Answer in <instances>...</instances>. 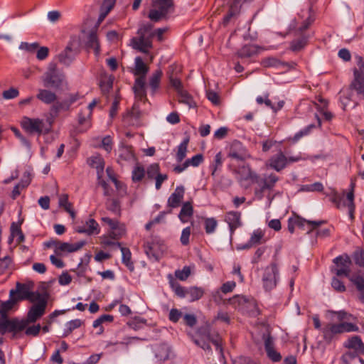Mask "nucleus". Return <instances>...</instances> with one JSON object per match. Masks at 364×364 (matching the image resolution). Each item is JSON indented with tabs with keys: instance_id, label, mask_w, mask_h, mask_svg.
<instances>
[{
	"instance_id": "nucleus-8",
	"label": "nucleus",
	"mask_w": 364,
	"mask_h": 364,
	"mask_svg": "<svg viewBox=\"0 0 364 364\" xmlns=\"http://www.w3.org/2000/svg\"><path fill=\"white\" fill-rule=\"evenodd\" d=\"M279 181V177L274 173H264L262 175H255L253 183H256L259 188L255 189V194L259 198L263 197V193L265 191H272Z\"/></svg>"
},
{
	"instance_id": "nucleus-24",
	"label": "nucleus",
	"mask_w": 364,
	"mask_h": 364,
	"mask_svg": "<svg viewBox=\"0 0 364 364\" xmlns=\"http://www.w3.org/2000/svg\"><path fill=\"white\" fill-rule=\"evenodd\" d=\"M98 26H99L97 24L95 28L90 31L86 42L87 48H92L95 50L96 55H98L100 51V42L97 34Z\"/></svg>"
},
{
	"instance_id": "nucleus-21",
	"label": "nucleus",
	"mask_w": 364,
	"mask_h": 364,
	"mask_svg": "<svg viewBox=\"0 0 364 364\" xmlns=\"http://www.w3.org/2000/svg\"><path fill=\"white\" fill-rule=\"evenodd\" d=\"M264 242L265 239L264 232L260 229H257L253 232L248 242L244 245V248H255L258 245L263 244Z\"/></svg>"
},
{
	"instance_id": "nucleus-26",
	"label": "nucleus",
	"mask_w": 364,
	"mask_h": 364,
	"mask_svg": "<svg viewBox=\"0 0 364 364\" xmlns=\"http://www.w3.org/2000/svg\"><path fill=\"white\" fill-rule=\"evenodd\" d=\"M237 178L239 181L250 180L252 183L254 182L255 175L257 174L255 171H252L249 166H242L240 167L236 171Z\"/></svg>"
},
{
	"instance_id": "nucleus-48",
	"label": "nucleus",
	"mask_w": 364,
	"mask_h": 364,
	"mask_svg": "<svg viewBox=\"0 0 364 364\" xmlns=\"http://www.w3.org/2000/svg\"><path fill=\"white\" fill-rule=\"evenodd\" d=\"M106 208L109 211L120 215L121 208H120V203L117 199L115 198H109L106 201Z\"/></svg>"
},
{
	"instance_id": "nucleus-10",
	"label": "nucleus",
	"mask_w": 364,
	"mask_h": 364,
	"mask_svg": "<svg viewBox=\"0 0 364 364\" xmlns=\"http://www.w3.org/2000/svg\"><path fill=\"white\" fill-rule=\"evenodd\" d=\"M228 156L237 161H245L250 157V155L242 144L239 141L235 140L230 144Z\"/></svg>"
},
{
	"instance_id": "nucleus-23",
	"label": "nucleus",
	"mask_w": 364,
	"mask_h": 364,
	"mask_svg": "<svg viewBox=\"0 0 364 364\" xmlns=\"http://www.w3.org/2000/svg\"><path fill=\"white\" fill-rule=\"evenodd\" d=\"M133 90L135 97L140 101L146 100V92L145 89V81L144 77H138L136 78Z\"/></svg>"
},
{
	"instance_id": "nucleus-33",
	"label": "nucleus",
	"mask_w": 364,
	"mask_h": 364,
	"mask_svg": "<svg viewBox=\"0 0 364 364\" xmlns=\"http://www.w3.org/2000/svg\"><path fill=\"white\" fill-rule=\"evenodd\" d=\"M36 97L45 104H51L57 99V96L54 92L43 89L38 90Z\"/></svg>"
},
{
	"instance_id": "nucleus-5",
	"label": "nucleus",
	"mask_w": 364,
	"mask_h": 364,
	"mask_svg": "<svg viewBox=\"0 0 364 364\" xmlns=\"http://www.w3.org/2000/svg\"><path fill=\"white\" fill-rule=\"evenodd\" d=\"M355 65L353 68V78L350 87L358 95L364 96V57L360 55H354Z\"/></svg>"
},
{
	"instance_id": "nucleus-4",
	"label": "nucleus",
	"mask_w": 364,
	"mask_h": 364,
	"mask_svg": "<svg viewBox=\"0 0 364 364\" xmlns=\"http://www.w3.org/2000/svg\"><path fill=\"white\" fill-rule=\"evenodd\" d=\"M276 256L277 254L274 255L273 261L262 269V284L267 292L274 289L279 281V268Z\"/></svg>"
},
{
	"instance_id": "nucleus-29",
	"label": "nucleus",
	"mask_w": 364,
	"mask_h": 364,
	"mask_svg": "<svg viewBox=\"0 0 364 364\" xmlns=\"http://www.w3.org/2000/svg\"><path fill=\"white\" fill-rule=\"evenodd\" d=\"M163 72L161 69L156 70L151 75L149 80V86L151 90V93L154 95L159 88Z\"/></svg>"
},
{
	"instance_id": "nucleus-40",
	"label": "nucleus",
	"mask_w": 364,
	"mask_h": 364,
	"mask_svg": "<svg viewBox=\"0 0 364 364\" xmlns=\"http://www.w3.org/2000/svg\"><path fill=\"white\" fill-rule=\"evenodd\" d=\"M82 323V321L77 318L67 322L65 324L66 328L61 337L65 338L68 336L75 329L80 328Z\"/></svg>"
},
{
	"instance_id": "nucleus-31",
	"label": "nucleus",
	"mask_w": 364,
	"mask_h": 364,
	"mask_svg": "<svg viewBox=\"0 0 364 364\" xmlns=\"http://www.w3.org/2000/svg\"><path fill=\"white\" fill-rule=\"evenodd\" d=\"M89 164L97 171V178H100V175H103L105 168V161L100 156H93L88 160Z\"/></svg>"
},
{
	"instance_id": "nucleus-64",
	"label": "nucleus",
	"mask_w": 364,
	"mask_h": 364,
	"mask_svg": "<svg viewBox=\"0 0 364 364\" xmlns=\"http://www.w3.org/2000/svg\"><path fill=\"white\" fill-rule=\"evenodd\" d=\"M183 323L192 328L197 323L196 316L193 314H186L183 316Z\"/></svg>"
},
{
	"instance_id": "nucleus-57",
	"label": "nucleus",
	"mask_w": 364,
	"mask_h": 364,
	"mask_svg": "<svg viewBox=\"0 0 364 364\" xmlns=\"http://www.w3.org/2000/svg\"><path fill=\"white\" fill-rule=\"evenodd\" d=\"M63 252H55L56 255H52L50 257V259L51 263L55 266L57 268H63L65 266L64 262L61 259V256H63Z\"/></svg>"
},
{
	"instance_id": "nucleus-13",
	"label": "nucleus",
	"mask_w": 364,
	"mask_h": 364,
	"mask_svg": "<svg viewBox=\"0 0 364 364\" xmlns=\"http://www.w3.org/2000/svg\"><path fill=\"white\" fill-rule=\"evenodd\" d=\"M73 46L74 43L73 41L69 42L65 48L58 55L60 63L68 66L74 60L78 53V50L75 49Z\"/></svg>"
},
{
	"instance_id": "nucleus-25",
	"label": "nucleus",
	"mask_w": 364,
	"mask_h": 364,
	"mask_svg": "<svg viewBox=\"0 0 364 364\" xmlns=\"http://www.w3.org/2000/svg\"><path fill=\"white\" fill-rule=\"evenodd\" d=\"M261 65L264 68H289V64L288 63L282 62L274 57H267L262 59Z\"/></svg>"
},
{
	"instance_id": "nucleus-38",
	"label": "nucleus",
	"mask_w": 364,
	"mask_h": 364,
	"mask_svg": "<svg viewBox=\"0 0 364 364\" xmlns=\"http://www.w3.org/2000/svg\"><path fill=\"white\" fill-rule=\"evenodd\" d=\"M345 346L348 348L354 349L355 350H362L364 349V343L358 336H353L349 338Z\"/></svg>"
},
{
	"instance_id": "nucleus-50",
	"label": "nucleus",
	"mask_w": 364,
	"mask_h": 364,
	"mask_svg": "<svg viewBox=\"0 0 364 364\" xmlns=\"http://www.w3.org/2000/svg\"><path fill=\"white\" fill-rule=\"evenodd\" d=\"M204 220V228L207 234H211L215 232L217 226L218 221L214 218H205Z\"/></svg>"
},
{
	"instance_id": "nucleus-58",
	"label": "nucleus",
	"mask_w": 364,
	"mask_h": 364,
	"mask_svg": "<svg viewBox=\"0 0 364 364\" xmlns=\"http://www.w3.org/2000/svg\"><path fill=\"white\" fill-rule=\"evenodd\" d=\"M191 274V268L188 266L183 267V268L181 269H178L175 272V276L176 278L181 281L186 280Z\"/></svg>"
},
{
	"instance_id": "nucleus-18",
	"label": "nucleus",
	"mask_w": 364,
	"mask_h": 364,
	"mask_svg": "<svg viewBox=\"0 0 364 364\" xmlns=\"http://www.w3.org/2000/svg\"><path fill=\"white\" fill-rule=\"evenodd\" d=\"M77 122L81 131L85 132L92 126V114L89 109H82L77 114Z\"/></svg>"
},
{
	"instance_id": "nucleus-39",
	"label": "nucleus",
	"mask_w": 364,
	"mask_h": 364,
	"mask_svg": "<svg viewBox=\"0 0 364 364\" xmlns=\"http://www.w3.org/2000/svg\"><path fill=\"white\" fill-rule=\"evenodd\" d=\"M178 102L187 105L190 108L196 107V104L193 100L192 96L186 90H183L178 93Z\"/></svg>"
},
{
	"instance_id": "nucleus-2",
	"label": "nucleus",
	"mask_w": 364,
	"mask_h": 364,
	"mask_svg": "<svg viewBox=\"0 0 364 364\" xmlns=\"http://www.w3.org/2000/svg\"><path fill=\"white\" fill-rule=\"evenodd\" d=\"M166 31V28H161L153 31V25L151 23L141 24L137 31L138 36L134 37L131 40L132 46L135 50L144 53H148L153 46V38L156 36L159 41H162L164 40L163 36Z\"/></svg>"
},
{
	"instance_id": "nucleus-59",
	"label": "nucleus",
	"mask_w": 364,
	"mask_h": 364,
	"mask_svg": "<svg viewBox=\"0 0 364 364\" xmlns=\"http://www.w3.org/2000/svg\"><path fill=\"white\" fill-rule=\"evenodd\" d=\"M203 156L201 154H198L193 156L191 159H188L186 161L188 166L197 167L203 161Z\"/></svg>"
},
{
	"instance_id": "nucleus-55",
	"label": "nucleus",
	"mask_w": 364,
	"mask_h": 364,
	"mask_svg": "<svg viewBox=\"0 0 364 364\" xmlns=\"http://www.w3.org/2000/svg\"><path fill=\"white\" fill-rule=\"evenodd\" d=\"M160 173V166L159 164H151L146 170V175L149 179H155Z\"/></svg>"
},
{
	"instance_id": "nucleus-3",
	"label": "nucleus",
	"mask_w": 364,
	"mask_h": 364,
	"mask_svg": "<svg viewBox=\"0 0 364 364\" xmlns=\"http://www.w3.org/2000/svg\"><path fill=\"white\" fill-rule=\"evenodd\" d=\"M337 267L335 273L338 277L344 276L347 277L356 287L359 292V299L364 303V277L359 274H350L351 261L348 256L345 255L337 257L333 259Z\"/></svg>"
},
{
	"instance_id": "nucleus-15",
	"label": "nucleus",
	"mask_w": 364,
	"mask_h": 364,
	"mask_svg": "<svg viewBox=\"0 0 364 364\" xmlns=\"http://www.w3.org/2000/svg\"><path fill=\"white\" fill-rule=\"evenodd\" d=\"M264 349L267 357L273 362H279L282 360V355L280 353L277 351L274 348V338L268 334L264 336Z\"/></svg>"
},
{
	"instance_id": "nucleus-28",
	"label": "nucleus",
	"mask_w": 364,
	"mask_h": 364,
	"mask_svg": "<svg viewBox=\"0 0 364 364\" xmlns=\"http://www.w3.org/2000/svg\"><path fill=\"white\" fill-rule=\"evenodd\" d=\"M294 218V224L296 225L299 228H303L305 225H308L310 228L309 230H308V234H313L314 230L320 226L321 224L323 223V221H311L305 220L301 217L296 216Z\"/></svg>"
},
{
	"instance_id": "nucleus-11",
	"label": "nucleus",
	"mask_w": 364,
	"mask_h": 364,
	"mask_svg": "<svg viewBox=\"0 0 364 364\" xmlns=\"http://www.w3.org/2000/svg\"><path fill=\"white\" fill-rule=\"evenodd\" d=\"M85 242L80 241L74 245L63 243L58 240H50L43 243L45 248L52 249L53 250H79L82 248Z\"/></svg>"
},
{
	"instance_id": "nucleus-17",
	"label": "nucleus",
	"mask_w": 364,
	"mask_h": 364,
	"mask_svg": "<svg viewBox=\"0 0 364 364\" xmlns=\"http://www.w3.org/2000/svg\"><path fill=\"white\" fill-rule=\"evenodd\" d=\"M11 333L13 338H17L20 333L14 321H0V344L3 343V336Z\"/></svg>"
},
{
	"instance_id": "nucleus-35",
	"label": "nucleus",
	"mask_w": 364,
	"mask_h": 364,
	"mask_svg": "<svg viewBox=\"0 0 364 364\" xmlns=\"http://www.w3.org/2000/svg\"><path fill=\"white\" fill-rule=\"evenodd\" d=\"M147 325V320L140 316H134L127 322V326L134 330L139 331Z\"/></svg>"
},
{
	"instance_id": "nucleus-46",
	"label": "nucleus",
	"mask_w": 364,
	"mask_h": 364,
	"mask_svg": "<svg viewBox=\"0 0 364 364\" xmlns=\"http://www.w3.org/2000/svg\"><path fill=\"white\" fill-rule=\"evenodd\" d=\"M222 166H223V154L220 151L216 154L213 163L210 166V169L211 170V176H214L216 171L221 169Z\"/></svg>"
},
{
	"instance_id": "nucleus-45",
	"label": "nucleus",
	"mask_w": 364,
	"mask_h": 364,
	"mask_svg": "<svg viewBox=\"0 0 364 364\" xmlns=\"http://www.w3.org/2000/svg\"><path fill=\"white\" fill-rule=\"evenodd\" d=\"M102 244L105 246H112L113 247L119 248L120 250H129L127 248L122 247L121 246V243H119L117 240L112 238L110 233H108L107 235H105L102 237Z\"/></svg>"
},
{
	"instance_id": "nucleus-44",
	"label": "nucleus",
	"mask_w": 364,
	"mask_h": 364,
	"mask_svg": "<svg viewBox=\"0 0 364 364\" xmlns=\"http://www.w3.org/2000/svg\"><path fill=\"white\" fill-rule=\"evenodd\" d=\"M189 142L188 139H185L178 146V151L176 153V160L178 162H181L186 156L188 144Z\"/></svg>"
},
{
	"instance_id": "nucleus-49",
	"label": "nucleus",
	"mask_w": 364,
	"mask_h": 364,
	"mask_svg": "<svg viewBox=\"0 0 364 364\" xmlns=\"http://www.w3.org/2000/svg\"><path fill=\"white\" fill-rule=\"evenodd\" d=\"M307 44V37L301 36L297 39H295L291 42V50L296 52L304 48Z\"/></svg>"
},
{
	"instance_id": "nucleus-22",
	"label": "nucleus",
	"mask_w": 364,
	"mask_h": 364,
	"mask_svg": "<svg viewBox=\"0 0 364 364\" xmlns=\"http://www.w3.org/2000/svg\"><path fill=\"white\" fill-rule=\"evenodd\" d=\"M10 291H13L14 297L17 299V301L26 300L30 296V287L26 284L17 282L15 289H11Z\"/></svg>"
},
{
	"instance_id": "nucleus-41",
	"label": "nucleus",
	"mask_w": 364,
	"mask_h": 364,
	"mask_svg": "<svg viewBox=\"0 0 364 364\" xmlns=\"http://www.w3.org/2000/svg\"><path fill=\"white\" fill-rule=\"evenodd\" d=\"M59 205L63 207L66 212L70 213V216L74 218L75 213L73 210L72 204L68 201V195L62 194L59 197Z\"/></svg>"
},
{
	"instance_id": "nucleus-37",
	"label": "nucleus",
	"mask_w": 364,
	"mask_h": 364,
	"mask_svg": "<svg viewBox=\"0 0 364 364\" xmlns=\"http://www.w3.org/2000/svg\"><path fill=\"white\" fill-rule=\"evenodd\" d=\"M149 71L148 66L144 63L143 60L140 57H137L135 59V68L134 71V75H138L139 77H144Z\"/></svg>"
},
{
	"instance_id": "nucleus-43",
	"label": "nucleus",
	"mask_w": 364,
	"mask_h": 364,
	"mask_svg": "<svg viewBox=\"0 0 364 364\" xmlns=\"http://www.w3.org/2000/svg\"><path fill=\"white\" fill-rule=\"evenodd\" d=\"M316 127V125L314 124H309L304 129H301L298 132H296L294 136L291 139V140L295 143L297 142L302 137L306 136L311 134L312 130Z\"/></svg>"
},
{
	"instance_id": "nucleus-7",
	"label": "nucleus",
	"mask_w": 364,
	"mask_h": 364,
	"mask_svg": "<svg viewBox=\"0 0 364 364\" xmlns=\"http://www.w3.org/2000/svg\"><path fill=\"white\" fill-rule=\"evenodd\" d=\"M21 126L22 129L29 134H48L51 129V124L46 125L44 120L39 118H31L28 117H23L21 120Z\"/></svg>"
},
{
	"instance_id": "nucleus-51",
	"label": "nucleus",
	"mask_w": 364,
	"mask_h": 364,
	"mask_svg": "<svg viewBox=\"0 0 364 364\" xmlns=\"http://www.w3.org/2000/svg\"><path fill=\"white\" fill-rule=\"evenodd\" d=\"M239 14V9H238V6L237 4H232L230 6V9L227 13V14L224 16L223 18V24L224 26H226L229 23V22L230 21V20L237 16Z\"/></svg>"
},
{
	"instance_id": "nucleus-30",
	"label": "nucleus",
	"mask_w": 364,
	"mask_h": 364,
	"mask_svg": "<svg viewBox=\"0 0 364 364\" xmlns=\"http://www.w3.org/2000/svg\"><path fill=\"white\" fill-rule=\"evenodd\" d=\"M116 0H104L101 7H100V13L97 20V25L100 26V23L104 21L107 14L110 12V11L113 9L115 4Z\"/></svg>"
},
{
	"instance_id": "nucleus-53",
	"label": "nucleus",
	"mask_w": 364,
	"mask_h": 364,
	"mask_svg": "<svg viewBox=\"0 0 364 364\" xmlns=\"http://www.w3.org/2000/svg\"><path fill=\"white\" fill-rule=\"evenodd\" d=\"M26 300H28L29 301L34 304H38L41 301H45L48 302V294H41L39 293L38 291H31L29 298H28Z\"/></svg>"
},
{
	"instance_id": "nucleus-60",
	"label": "nucleus",
	"mask_w": 364,
	"mask_h": 364,
	"mask_svg": "<svg viewBox=\"0 0 364 364\" xmlns=\"http://www.w3.org/2000/svg\"><path fill=\"white\" fill-rule=\"evenodd\" d=\"M145 175V171L143 167L136 166L132 171V180L134 182L141 181Z\"/></svg>"
},
{
	"instance_id": "nucleus-36",
	"label": "nucleus",
	"mask_w": 364,
	"mask_h": 364,
	"mask_svg": "<svg viewBox=\"0 0 364 364\" xmlns=\"http://www.w3.org/2000/svg\"><path fill=\"white\" fill-rule=\"evenodd\" d=\"M193 213V209L191 203L186 202L182 205L178 217L183 223H186Z\"/></svg>"
},
{
	"instance_id": "nucleus-14",
	"label": "nucleus",
	"mask_w": 364,
	"mask_h": 364,
	"mask_svg": "<svg viewBox=\"0 0 364 364\" xmlns=\"http://www.w3.org/2000/svg\"><path fill=\"white\" fill-rule=\"evenodd\" d=\"M267 166L280 172L287 166V157L280 150L277 154L272 156L267 162Z\"/></svg>"
},
{
	"instance_id": "nucleus-32",
	"label": "nucleus",
	"mask_w": 364,
	"mask_h": 364,
	"mask_svg": "<svg viewBox=\"0 0 364 364\" xmlns=\"http://www.w3.org/2000/svg\"><path fill=\"white\" fill-rule=\"evenodd\" d=\"M155 357L159 362H164L168 359L170 350L165 344H159L154 348Z\"/></svg>"
},
{
	"instance_id": "nucleus-62",
	"label": "nucleus",
	"mask_w": 364,
	"mask_h": 364,
	"mask_svg": "<svg viewBox=\"0 0 364 364\" xmlns=\"http://www.w3.org/2000/svg\"><path fill=\"white\" fill-rule=\"evenodd\" d=\"M331 286L333 289L338 292H344L346 290L343 282L336 277L332 278Z\"/></svg>"
},
{
	"instance_id": "nucleus-1",
	"label": "nucleus",
	"mask_w": 364,
	"mask_h": 364,
	"mask_svg": "<svg viewBox=\"0 0 364 364\" xmlns=\"http://www.w3.org/2000/svg\"><path fill=\"white\" fill-rule=\"evenodd\" d=\"M46 306L47 301H45L33 304L25 318L14 321L19 333L23 331L26 336L37 337L41 332V326L39 323L31 326L30 324L36 323L44 315Z\"/></svg>"
},
{
	"instance_id": "nucleus-19",
	"label": "nucleus",
	"mask_w": 364,
	"mask_h": 364,
	"mask_svg": "<svg viewBox=\"0 0 364 364\" xmlns=\"http://www.w3.org/2000/svg\"><path fill=\"white\" fill-rule=\"evenodd\" d=\"M77 231L80 233H86L89 235H97L100 232V227L97 221L91 218L86 221L82 225L78 226Z\"/></svg>"
},
{
	"instance_id": "nucleus-9",
	"label": "nucleus",
	"mask_w": 364,
	"mask_h": 364,
	"mask_svg": "<svg viewBox=\"0 0 364 364\" xmlns=\"http://www.w3.org/2000/svg\"><path fill=\"white\" fill-rule=\"evenodd\" d=\"M234 306L235 309L242 311H247L252 315L259 314V309L257 301L252 297L235 295L227 301Z\"/></svg>"
},
{
	"instance_id": "nucleus-12",
	"label": "nucleus",
	"mask_w": 364,
	"mask_h": 364,
	"mask_svg": "<svg viewBox=\"0 0 364 364\" xmlns=\"http://www.w3.org/2000/svg\"><path fill=\"white\" fill-rule=\"evenodd\" d=\"M225 222L228 225L230 235L232 236L235 231L242 226L241 219V213L238 211H229L225 215Z\"/></svg>"
},
{
	"instance_id": "nucleus-42",
	"label": "nucleus",
	"mask_w": 364,
	"mask_h": 364,
	"mask_svg": "<svg viewBox=\"0 0 364 364\" xmlns=\"http://www.w3.org/2000/svg\"><path fill=\"white\" fill-rule=\"evenodd\" d=\"M204 294V291L200 287H191L188 289L187 296H189L191 301L200 299Z\"/></svg>"
},
{
	"instance_id": "nucleus-34",
	"label": "nucleus",
	"mask_w": 364,
	"mask_h": 364,
	"mask_svg": "<svg viewBox=\"0 0 364 364\" xmlns=\"http://www.w3.org/2000/svg\"><path fill=\"white\" fill-rule=\"evenodd\" d=\"M14 239L16 240V242L17 244H20L24 240V235L21 229L20 225H18L16 223H12L11 225V236L9 238V242Z\"/></svg>"
},
{
	"instance_id": "nucleus-6",
	"label": "nucleus",
	"mask_w": 364,
	"mask_h": 364,
	"mask_svg": "<svg viewBox=\"0 0 364 364\" xmlns=\"http://www.w3.org/2000/svg\"><path fill=\"white\" fill-rule=\"evenodd\" d=\"M174 9L173 0H153L152 8L149 13V18L154 22L167 18L169 13Z\"/></svg>"
},
{
	"instance_id": "nucleus-63",
	"label": "nucleus",
	"mask_w": 364,
	"mask_h": 364,
	"mask_svg": "<svg viewBox=\"0 0 364 364\" xmlns=\"http://www.w3.org/2000/svg\"><path fill=\"white\" fill-rule=\"evenodd\" d=\"M206 97L214 105H220V97L218 92L209 90L206 92Z\"/></svg>"
},
{
	"instance_id": "nucleus-54",
	"label": "nucleus",
	"mask_w": 364,
	"mask_h": 364,
	"mask_svg": "<svg viewBox=\"0 0 364 364\" xmlns=\"http://www.w3.org/2000/svg\"><path fill=\"white\" fill-rule=\"evenodd\" d=\"M122 252V263L131 272L134 271V263L132 260V252Z\"/></svg>"
},
{
	"instance_id": "nucleus-61",
	"label": "nucleus",
	"mask_w": 364,
	"mask_h": 364,
	"mask_svg": "<svg viewBox=\"0 0 364 364\" xmlns=\"http://www.w3.org/2000/svg\"><path fill=\"white\" fill-rule=\"evenodd\" d=\"M316 100L317 102H314L313 103L318 111H322L328 108V101L327 100L323 98L321 95L316 96Z\"/></svg>"
},
{
	"instance_id": "nucleus-47",
	"label": "nucleus",
	"mask_w": 364,
	"mask_h": 364,
	"mask_svg": "<svg viewBox=\"0 0 364 364\" xmlns=\"http://www.w3.org/2000/svg\"><path fill=\"white\" fill-rule=\"evenodd\" d=\"M257 50L254 46L246 45L243 46L238 52V57L240 58H247L252 57L256 53Z\"/></svg>"
},
{
	"instance_id": "nucleus-52",
	"label": "nucleus",
	"mask_w": 364,
	"mask_h": 364,
	"mask_svg": "<svg viewBox=\"0 0 364 364\" xmlns=\"http://www.w3.org/2000/svg\"><path fill=\"white\" fill-rule=\"evenodd\" d=\"M127 232L126 227L124 224L121 223L119 225H118L116 229H114L113 230H110L109 233H110V235L114 238V240H117V241L122 238L124 236H125Z\"/></svg>"
},
{
	"instance_id": "nucleus-20",
	"label": "nucleus",
	"mask_w": 364,
	"mask_h": 364,
	"mask_svg": "<svg viewBox=\"0 0 364 364\" xmlns=\"http://www.w3.org/2000/svg\"><path fill=\"white\" fill-rule=\"evenodd\" d=\"M184 193L183 186H177L168 199V206L172 208L178 207L183 198Z\"/></svg>"
},
{
	"instance_id": "nucleus-56",
	"label": "nucleus",
	"mask_w": 364,
	"mask_h": 364,
	"mask_svg": "<svg viewBox=\"0 0 364 364\" xmlns=\"http://www.w3.org/2000/svg\"><path fill=\"white\" fill-rule=\"evenodd\" d=\"M168 77L171 86L174 88L177 94L184 90L182 82L179 78L174 77L173 74H170Z\"/></svg>"
},
{
	"instance_id": "nucleus-16",
	"label": "nucleus",
	"mask_w": 364,
	"mask_h": 364,
	"mask_svg": "<svg viewBox=\"0 0 364 364\" xmlns=\"http://www.w3.org/2000/svg\"><path fill=\"white\" fill-rule=\"evenodd\" d=\"M14 293L13 291H10L9 293V299L8 301H4L1 303L0 306V321H14L16 320H18V317H14L9 318L8 317V312L12 309L14 306L18 302L17 299H16L15 297H14Z\"/></svg>"
},
{
	"instance_id": "nucleus-27",
	"label": "nucleus",
	"mask_w": 364,
	"mask_h": 364,
	"mask_svg": "<svg viewBox=\"0 0 364 364\" xmlns=\"http://www.w3.org/2000/svg\"><path fill=\"white\" fill-rule=\"evenodd\" d=\"M340 323H328L322 329L323 339L326 341H331L333 336L340 333Z\"/></svg>"
}]
</instances>
